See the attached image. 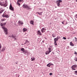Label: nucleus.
Segmentation results:
<instances>
[{
    "instance_id": "obj_4",
    "label": "nucleus",
    "mask_w": 77,
    "mask_h": 77,
    "mask_svg": "<svg viewBox=\"0 0 77 77\" xmlns=\"http://www.w3.org/2000/svg\"><path fill=\"white\" fill-rule=\"evenodd\" d=\"M77 67V65H74L72 66V70H76V68Z\"/></svg>"
},
{
    "instance_id": "obj_24",
    "label": "nucleus",
    "mask_w": 77,
    "mask_h": 77,
    "mask_svg": "<svg viewBox=\"0 0 77 77\" xmlns=\"http://www.w3.org/2000/svg\"><path fill=\"white\" fill-rule=\"evenodd\" d=\"M31 59L32 60V61H33V60L35 59V57H33V58H31Z\"/></svg>"
},
{
    "instance_id": "obj_1",
    "label": "nucleus",
    "mask_w": 77,
    "mask_h": 77,
    "mask_svg": "<svg viewBox=\"0 0 77 77\" xmlns=\"http://www.w3.org/2000/svg\"><path fill=\"white\" fill-rule=\"evenodd\" d=\"M23 7L24 9H26L27 10L31 9L30 7L27 4H24L23 5Z\"/></svg>"
},
{
    "instance_id": "obj_12",
    "label": "nucleus",
    "mask_w": 77,
    "mask_h": 77,
    "mask_svg": "<svg viewBox=\"0 0 77 77\" xmlns=\"http://www.w3.org/2000/svg\"><path fill=\"white\" fill-rule=\"evenodd\" d=\"M26 50L25 49L23 48H21V50L22 51H23V52H24V51H25Z\"/></svg>"
},
{
    "instance_id": "obj_44",
    "label": "nucleus",
    "mask_w": 77,
    "mask_h": 77,
    "mask_svg": "<svg viewBox=\"0 0 77 77\" xmlns=\"http://www.w3.org/2000/svg\"><path fill=\"white\" fill-rule=\"evenodd\" d=\"M62 23H63V24H64V23L63 22H62Z\"/></svg>"
},
{
    "instance_id": "obj_23",
    "label": "nucleus",
    "mask_w": 77,
    "mask_h": 77,
    "mask_svg": "<svg viewBox=\"0 0 77 77\" xmlns=\"http://www.w3.org/2000/svg\"><path fill=\"white\" fill-rule=\"evenodd\" d=\"M48 65H49L51 66V65H54L53 64H52L51 63H49L48 64Z\"/></svg>"
},
{
    "instance_id": "obj_47",
    "label": "nucleus",
    "mask_w": 77,
    "mask_h": 77,
    "mask_svg": "<svg viewBox=\"0 0 77 77\" xmlns=\"http://www.w3.org/2000/svg\"><path fill=\"white\" fill-rule=\"evenodd\" d=\"M3 8H0V9H1V10H2V9Z\"/></svg>"
},
{
    "instance_id": "obj_10",
    "label": "nucleus",
    "mask_w": 77,
    "mask_h": 77,
    "mask_svg": "<svg viewBox=\"0 0 77 77\" xmlns=\"http://www.w3.org/2000/svg\"><path fill=\"white\" fill-rule=\"evenodd\" d=\"M3 11H5V9H3L2 10H1V9H0V14H2Z\"/></svg>"
},
{
    "instance_id": "obj_13",
    "label": "nucleus",
    "mask_w": 77,
    "mask_h": 77,
    "mask_svg": "<svg viewBox=\"0 0 77 77\" xmlns=\"http://www.w3.org/2000/svg\"><path fill=\"white\" fill-rule=\"evenodd\" d=\"M27 53V51L26 50H25L23 52V53L24 54H26Z\"/></svg>"
},
{
    "instance_id": "obj_48",
    "label": "nucleus",
    "mask_w": 77,
    "mask_h": 77,
    "mask_svg": "<svg viewBox=\"0 0 77 77\" xmlns=\"http://www.w3.org/2000/svg\"><path fill=\"white\" fill-rule=\"evenodd\" d=\"M42 42L43 43H44V41H42Z\"/></svg>"
},
{
    "instance_id": "obj_2",
    "label": "nucleus",
    "mask_w": 77,
    "mask_h": 77,
    "mask_svg": "<svg viewBox=\"0 0 77 77\" xmlns=\"http://www.w3.org/2000/svg\"><path fill=\"white\" fill-rule=\"evenodd\" d=\"M62 1L61 0H58L56 1L57 5L58 7L61 6L60 3H62Z\"/></svg>"
},
{
    "instance_id": "obj_3",
    "label": "nucleus",
    "mask_w": 77,
    "mask_h": 77,
    "mask_svg": "<svg viewBox=\"0 0 77 77\" xmlns=\"http://www.w3.org/2000/svg\"><path fill=\"white\" fill-rule=\"evenodd\" d=\"M2 29H4V31L6 35H7V34L8 33V29L5 26L2 27Z\"/></svg>"
},
{
    "instance_id": "obj_5",
    "label": "nucleus",
    "mask_w": 77,
    "mask_h": 77,
    "mask_svg": "<svg viewBox=\"0 0 77 77\" xmlns=\"http://www.w3.org/2000/svg\"><path fill=\"white\" fill-rule=\"evenodd\" d=\"M9 9L10 10L12 11H14V9L12 6V4H11L9 6Z\"/></svg>"
},
{
    "instance_id": "obj_33",
    "label": "nucleus",
    "mask_w": 77,
    "mask_h": 77,
    "mask_svg": "<svg viewBox=\"0 0 77 77\" xmlns=\"http://www.w3.org/2000/svg\"><path fill=\"white\" fill-rule=\"evenodd\" d=\"M75 74H76V75H77V70L75 71Z\"/></svg>"
},
{
    "instance_id": "obj_41",
    "label": "nucleus",
    "mask_w": 77,
    "mask_h": 77,
    "mask_svg": "<svg viewBox=\"0 0 77 77\" xmlns=\"http://www.w3.org/2000/svg\"><path fill=\"white\" fill-rule=\"evenodd\" d=\"M75 41H77V38H76V37H75Z\"/></svg>"
},
{
    "instance_id": "obj_31",
    "label": "nucleus",
    "mask_w": 77,
    "mask_h": 77,
    "mask_svg": "<svg viewBox=\"0 0 77 77\" xmlns=\"http://www.w3.org/2000/svg\"><path fill=\"white\" fill-rule=\"evenodd\" d=\"M74 59L75 60V61L77 62V57H75Z\"/></svg>"
},
{
    "instance_id": "obj_50",
    "label": "nucleus",
    "mask_w": 77,
    "mask_h": 77,
    "mask_svg": "<svg viewBox=\"0 0 77 77\" xmlns=\"http://www.w3.org/2000/svg\"><path fill=\"white\" fill-rule=\"evenodd\" d=\"M57 8V7H55V8Z\"/></svg>"
},
{
    "instance_id": "obj_27",
    "label": "nucleus",
    "mask_w": 77,
    "mask_h": 77,
    "mask_svg": "<svg viewBox=\"0 0 77 77\" xmlns=\"http://www.w3.org/2000/svg\"><path fill=\"white\" fill-rule=\"evenodd\" d=\"M19 2H17V5L19 6H20V5L21 4H20V3H19Z\"/></svg>"
},
{
    "instance_id": "obj_29",
    "label": "nucleus",
    "mask_w": 77,
    "mask_h": 77,
    "mask_svg": "<svg viewBox=\"0 0 77 77\" xmlns=\"http://www.w3.org/2000/svg\"><path fill=\"white\" fill-rule=\"evenodd\" d=\"M28 54H31V53L30 52L27 51V53Z\"/></svg>"
},
{
    "instance_id": "obj_14",
    "label": "nucleus",
    "mask_w": 77,
    "mask_h": 77,
    "mask_svg": "<svg viewBox=\"0 0 77 77\" xmlns=\"http://www.w3.org/2000/svg\"><path fill=\"white\" fill-rule=\"evenodd\" d=\"M45 53H46L45 54L47 55L49 54V53H50V52L48 51H46Z\"/></svg>"
},
{
    "instance_id": "obj_22",
    "label": "nucleus",
    "mask_w": 77,
    "mask_h": 77,
    "mask_svg": "<svg viewBox=\"0 0 77 77\" xmlns=\"http://www.w3.org/2000/svg\"><path fill=\"white\" fill-rule=\"evenodd\" d=\"M19 23H20V24H21L22 25V24H23V22H21V21H19Z\"/></svg>"
},
{
    "instance_id": "obj_39",
    "label": "nucleus",
    "mask_w": 77,
    "mask_h": 77,
    "mask_svg": "<svg viewBox=\"0 0 77 77\" xmlns=\"http://www.w3.org/2000/svg\"><path fill=\"white\" fill-rule=\"evenodd\" d=\"M13 39H14V40H17V38L16 37L13 38Z\"/></svg>"
},
{
    "instance_id": "obj_19",
    "label": "nucleus",
    "mask_w": 77,
    "mask_h": 77,
    "mask_svg": "<svg viewBox=\"0 0 77 77\" xmlns=\"http://www.w3.org/2000/svg\"><path fill=\"white\" fill-rule=\"evenodd\" d=\"M70 45L71 46H74V44H73V43H72V42H71L70 43Z\"/></svg>"
},
{
    "instance_id": "obj_51",
    "label": "nucleus",
    "mask_w": 77,
    "mask_h": 77,
    "mask_svg": "<svg viewBox=\"0 0 77 77\" xmlns=\"http://www.w3.org/2000/svg\"><path fill=\"white\" fill-rule=\"evenodd\" d=\"M7 8L8 9V8L7 7Z\"/></svg>"
},
{
    "instance_id": "obj_26",
    "label": "nucleus",
    "mask_w": 77,
    "mask_h": 77,
    "mask_svg": "<svg viewBox=\"0 0 77 77\" xmlns=\"http://www.w3.org/2000/svg\"><path fill=\"white\" fill-rule=\"evenodd\" d=\"M23 0H17L18 2H23Z\"/></svg>"
},
{
    "instance_id": "obj_42",
    "label": "nucleus",
    "mask_w": 77,
    "mask_h": 77,
    "mask_svg": "<svg viewBox=\"0 0 77 77\" xmlns=\"http://www.w3.org/2000/svg\"><path fill=\"white\" fill-rule=\"evenodd\" d=\"M2 48V45H1V44H0V49Z\"/></svg>"
},
{
    "instance_id": "obj_20",
    "label": "nucleus",
    "mask_w": 77,
    "mask_h": 77,
    "mask_svg": "<svg viewBox=\"0 0 77 77\" xmlns=\"http://www.w3.org/2000/svg\"><path fill=\"white\" fill-rule=\"evenodd\" d=\"M49 50L48 51L50 53L51 51V49L50 48H48Z\"/></svg>"
},
{
    "instance_id": "obj_40",
    "label": "nucleus",
    "mask_w": 77,
    "mask_h": 77,
    "mask_svg": "<svg viewBox=\"0 0 77 77\" xmlns=\"http://www.w3.org/2000/svg\"><path fill=\"white\" fill-rule=\"evenodd\" d=\"M75 18H77V14H75Z\"/></svg>"
},
{
    "instance_id": "obj_46",
    "label": "nucleus",
    "mask_w": 77,
    "mask_h": 77,
    "mask_svg": "<svg viewBox=\"0 0 77 77\" xmlns=\"http://www.w3.org/2000/svg\"><path fill=\"white\" fill-rule=\"evenodd\" d=\"M15 63H16V64H17V63H18V62H16Z\"/></svg>"
},
{
    "instance_id": "obj_6",
    "label": "nucleus",
    "mask_w": 77,
    "mask_h": 77,
    "mask_svg": "<svg viewBox=\"0 0 77 77\" xmlns=\"http://www.w3.org/2000/svg\"><path fill=\"white\" fill-rule=\"evenodd\" d=\"M6 22L4 23H1V26L2 27H5V26L6 25Z\"/></svg>"
},
{
    "instance_id": "obj_37",
    "label": "nucleus",
    "mask_w": 77,
    "mask_h": 77,
    "mask_svg": "<svg viewBox=\"0 0 77 77\" xmlns=\"http://www.w3.org/2000/svg\"><path fill=\"white\" fill-rule=\"evenodd\" d=\"M47 66H48V67H50V66L49 65H48V64L47 65Z\"/></svg>"
},
{
    "instance_id": "obj_34",
    "label": "nucleus",
    "mask_w": 77,
    "mask_h": 77,
    "mask_svg": "<svg viewBox=\"0 0 77 77\" xmlns=\"http://www.w3.org/2000/svg\"><path fill=\"white\" fill-rule=\"evenodd\" d=\"M28 42V43H29V42L28 41V40H26V43H27Z\"/></svg>"
},
{
    "instance_id": "obj_21",
    "label": "nucleus",
    "mask_w": 77,
    "mask_h": 77,
    "mask_svg": "<svg viewBox=\"0 0 77 77\" xmlns=\"http://www.w3.org/2000/svg\"><path fill=\"white\" fill-rule=\"evenodd\" d=\"M12 37H13V38H14L16 37V35H12Z\"/></svg>"
},
{
    "instance_id": "obj_28",
    "label": "nucleus",
    "mask_w": 77,
    "mask_h": 77,
    "mask_svg": "<svg viewBox=\"0 0 77 77\" xmlns=\"http://www.w3.org/2000/svg\"><path fill=\"white\" fill-rule=\"evenodd\" d=\"M54 44L55 45H57V42L55 41V42H54Z\"/></svg>"
},
{
    "instance_id": "obj_32",
    "label": "nucleus",
    "mask_w": 77,
    "mask_h": 77,
    "mask_svg": "<svg viewBox=\"0 0 77 77\" xmlns=\"http://www.w3.org/2000/svg\"><path fill=\"white\" fill-rule=\"evenodd\" d=\"M57 38L58 39H60V37L59 36H57Z\"/></svg>"
},
{
    "instance_id": "obj_38",
    "label": "nucleus",
    "mask_w": 77,
    "mask_h": 77,
    "mask_svg": "<svg viewBox=\"0 0 77 77\" xmlns=\"http://www.w3.org/2000/svg\"><path fill=\"white\" fill-rule=\"evenodd\" d=\"M69 46H67L66 48V49L68 50V49H69Z\"/></svg>"
},
{
    "instance_id": "obj_45",
    "label": "nucleus",
    "mask_w": 77,
    "mask_h": 77,
    "mask_svg": "<svg viewBox=\"0 0 77 77\" xmlns=\"http://www.w3.org/2000/svg\"><path fill=\"white\" fill-rule=\"evenodd\" d=\"M5 19H3V20H2V21H5Z\"/></svg>"
},
{
    "instance_id": "obj_7",
    "label": "nucleus",
    "mask_w": 77,
    "mask_h": 77,
    "mask_svg": "<svg viewBox=\"0 0 77 77\" xmlns=\"http://www.w3.org/2000/svg\"><path fill=\"white\" fill-rule=\"evenodd\" d=\"M45 30H46V29L44 28H43L41 30V31L42 33L45 32Z\"/></svg>"
},
{
    "instance_id": "obj_16",
    "label": "nucleus",
    "mask_w": 77,
    "mask_h": 77,
    "mask_svg": "<svg viewBox=\"0 0 77 77\" xmlns=\"http://www.w3.org/2000/svg\"><path fill=\"white\" fill-rule=\"evenodd\" d=\"M27 29L25 28H24L23 29V32H26V31H27Z\"/></svg>"
},
{
    "instance_id": "obj_35",
    "label": "nucleus",
    "mask_w": 77,
    "mask_h": 77,
    "mask_svg": "<svg viewBox=\"0 0 77 77\" xmlns=\"http://www.w3.org/2000/svg\"><path fill=\"white\" fill-rule=\"evenodd\" d=\"M63 39L64 40L66 39V38L65 37H63Z\"/></svg>"
},
{
    "instance_id": "obj_11",
    "label": "nucleus",
    "mask_w": 77,
    "mask_h": 77,
    "mask_svg": "<svg viewBox=\"0 0 77 77\" xmlns=\"http://www.w3.org/2000/svg\"><path fill=\"white\" fill-rule=\"evenodd\" d=\"M5 48H3L1 51L3 52V51H4L5 50Z\"/></svg>"
},
{
    "instance_id": "obj_43",
    "label": "nucleus",
    "mask_w": 77,
    "mask_h": 77,
    "mask_svg": "<svg viewBox=\"0 0 77 77\" xmlns=\"http://www.w3.org/2000/svg\"><path fill=\"white\" fill-rule=\"evenodd\" d=\"M75 54H77V52H75Z\"/></svg>"
},
{
    "instance_id": "obj_18",
    "label": "nucleus",
    "mask_w": 77,
    "mask_h": 77,
    "mask_svg": "<svg viewBox=\"0 0 77 77\" xmlns=\"http://www.w3.org/2000/svg\"><path fill=\"white\" fill-rule=\"evenodd\" d=\"M52 35L53 38H55V37H56V34L53 33L52 34Z\"/></svg>"
},
{
    "instance_id": "obj_9",
    "label": "nucleus",
    "mask_w": 77,
    "mask_h": 77,
    "mask_svg": "<svg viewBox=\"0 0 77 77\" xmlns=\"http://www.w3.org/2000/svg\"><path fill=\"white\" fill-rule=\"evenodd\" d=\"M30 24H32V25H34V21L33 20H31L30 21Z\"/></svg>"
},
{
    "instance_id": "obj_15",
    "label": "nucleus",
    "mask_w": 77,
    "mask_h": 77,
    "mask_svg": "<svg viewBox=\"0 0 77 77\" xmlns=\"http://www.w3.org/2000/svg\"><path fill=\"white\" fill-rule=\"evenodd\" d=\"M36 13L38 14V15H42V12H41V13H39V12H37Z\"/></svg>"
},
{
    "instance_id": "obj_49",
    "label": "nucleus",
    "mask_w": 77,
    "mask_h": 77,
    "mask_svg": "<svg viewBox=\"0 0 77 77\" xmlns=\"http://www.w3.org/2000/svg\"><path fill=\"white\" fill-rule=\"evenodd\" d=\"M58 51V52H60L59 51Z\"/></svg>"
},
{
    "instance_id": "obj_30",
    "label": "nucleus",
    "mask_w": 77,
    "mask_h": 77,
    "mask_svg": "<svg viewBox=\"0 0 77 77\" xmlns=\"http://www.w3.org/2000/svg\"><path fill=\"white\" fill-rule=\"evenodd\" d=\"M6 16V15L4 14H3V15L2 16V17H5Z\"/></svg>"
},
{
    "instance_id": "obj_25",
    "label": "nucleus",
    "mask_w": 77,
    "mask_h": 77,
    "mask_svg": "<svg viewBox=\"0 0 77 77\" xmlns=\"http://www.w3.org/2000/svg\"><path fill=\"white\" fill-rule=\"evenodd\" d=\"M6 18H9V15L8 14H6V16H5Z\"/></svg>"
},
{
    "instance_id": "obj_17",
    "label": "nucleus",
    "mask_w": 77,
    "mask_h": 77,
    "mask_svg": "<svg viewBox=\"0 0 77 77\" xmlns=\"http://www.w3.org/2000/svg\"><path fill=\"white\" fill-rule=\"evenodd\" d=\"M54 42H55V41L56 42V41H58V39L57 38H54Z\"/></svg>"
},
{
    "instance_id": "obj_8",
    "label": "nucleus",
    "mask_w": 77,
    "mask_h": 77,
    "mask_svg": "<svg viewBox=\"0 0 77 77\" xmlns=\"http://www.w3.org/2000/svg\"><path fill=\"white\" fill-rule=\"evenodd\" d=\"M37 34L38 35H42V33L40 31V30H39L37 31Z\"/></svg>"
},
{
    "instance_id": "obj_36",
    "label": "nucleus",
    "mask_w": 77,
    "mask_h": 77,
    "mask_svg": "<svg viewBox=\"0 0 77 77\" xmlns=\"http://www.w3.org/2000/svg\"><path fill=\"white\" fill-rule=\"evenodd\" d=\"M49 75H53V73H49Z\"/></svg>"
}]
</instances>
